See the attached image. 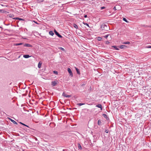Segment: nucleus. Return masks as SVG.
I'll use <instances>...</instances> for the list:
<instances>
[{"instance_id": "obj_1", "label": "nucleus", "mask_w": 151, "mask_h": 151, "mask_svg": "<svg viewBox=\"0 0 151 151\" xmlns=\"http://www.w3.org/2000/svg\"><path fill=\"white\" fill-rule=\"evenodd\" d=\"M100 28L101 30H104L106 31H108V30L109 29V28L108 25H107L104 24H103L101 25Z\"/></svg>"}, {"instance_id": "obj_2", "label": "nucleus", "mask_w": 151, "mask_h": 151, "mask_svg": "<svg viewBox=\"0 0 151 151\" xmlns=\"http://www.w3.org/2000/svg\"><path fill=\"white\" fill-rule=\"evenodd\" d=\"M58 82L57 80L52 81L51 82V85L52 86H55L57 84Z\"/></svg>"}, {"instance_id": "obj_3", "label": "nucleus", "mask_w": 151, "mask_h": 151, "mask_svg": "<svg viewBox=\"0 0 151 151\" xmlns=\"http://www.w3.org/2000/svg\"><path fill=\"white\" fill-rule=\"evenodd\" d=\"M54 32L56 34L58 37L60 38L62 37V36L60 35L56 31V30L55 29L54 30Z\"/></svg>"}, {"instance_id": "obj_4", "label": "nucleus", "mask_w": 151, "mask_h": 151, "mask_svg": "<svg viewBox=\"0 0 151 151\" xmlns=\"http://www.w3.org/2000/svg\"><path fill=\"white\" fill-rule=\"evenodd\" d=\"M68 73H69L70 76H71V77H73V73L71 71V69L69 68H68Z\"/></svg>"}, {"instance_id": "obj_5", "label": "nucleus", "mask_w": 151, "mask_h": 151, "mask_svg": "<svg viewBox=\"0 0 151 151\" xmlns=\"http://www.w3.org/2000/svg\"><path fill=\"white\" fill-rule=\"evenodd\" d=\"M62 96L65 97L69 98L71 96V95H69L66 94L64 92H63L62 94Z\"/></svg>"}, {"instance_id": "obj_6", "label": "nucleus", "mask_w": 151, "mask_h": 151, "mask_svg": "<svg viewBox=\"0 0 151 151\" xmlns=\"http://www.w3.org/2000/svg\"><path fill=\"white\" fill-rule=\"evenodd\" d=\"M103 116L107 120H109V118L107 116V115L105 114H102Z\"/></svg>"}, {"instance_id": "obj_7", "label": "nucleus", "mask_w": 151, "mask_h": 151, "mask_svg": "<svg viewBox=\"0 0 151 151\" xmlns=\"http://www.w3.org/2000/svg\"><path fill=\"white\" fill-rule=\"evenodd\" d=\"M23 46L24 47H32V45H31L29 44H27V43L25 44H24Z\"/></svg>"}, {"instance_id": "obj_8", "label": "nucleus", "mask_w": 151, "mask_h": 151, "mask_svg": "<svg viewBox=\"0 0 151 151\" xmlns=\"http://www.w3.org/2000/svg\"><path fill=\"white\" fill-rule=\"evenodd\" d=\"M127 47V46H126V45H120L119 46V47L120 49H124V48H126Z\"/></svg>"}, {"instance_id": "obj_9", "label": "nucleus", "mask_w": 151, "mask_h": 151, "mask_svg": "<svg viewBox=\"0 0 151 151\" xmlns=\"http://www.w3.org/2000/svg\"><path fill=\"white\" fill-rule=\"evenodd\" d=\"M96 106L98 108H100L101 110H102V107L101 104H98Z\"/></svg>"}, {"instance_id": "obj_10", "label": "nucleus", "mask_w": 151, "mask_h": 151, "mask_svg": "<svg viewBox=\"0 0 151 151\" xmlns=\"http://www.w3.org/2000/svg\"><path fill=\"white\" fill-rule=\"evenodd\" d=\"M9 120L12 122L14 124H18L14 120H13L10 119V118H9Z\"/></svg>"}, {"instance_id": "obj_11", "label": "nucleus", "mask_w": 151, "mask_h": 151, "mask_svg": "<svg viewBox=\"0 0 151 151\" xmlns=\"http://www.w3.org/2000/svg\"><path fill=\"white\" fill-rule=\"evenodd\" d=\"M101 123L102 122L100 119H99L98 120V125H101Z\"/></svg>"}, {"instance_id": "obj_12", "label": "nucleus", "mask_w": 151, "mask_h": 151, "mask_svg": "<svg viewBox=\"0 0 151 151\" xmlns=\"http://www.w3.org/2000/svg\"><path fill=\"white\" fill-rule=\"evenodd\" d=\"M30 56L29 55H23V57L24 58H29Z\"/></svg>"}, {"instance_id": "obj_13", "label": "nucleus", "mask_w": 151, "mask_h": 151, "mask_svg": "<svg viewBox=\"0 0 151 151\" xmlns=\"http://www.w3.org/2000/svg\"><path fill=\"white\" fill-rule=\"evenodd\" d=\"M49 34L53 36L54 35V33L52 31H50L49 32Z\"/></svg>"}, {"instance_id": "obj_14", "label": "nucleus", "mask_w": 151, "mask_h": 151, "mask_svg": "<svg viewBox=\"0 0 151 151\" xmlns=\"http://www.w3.org/2000/svg\"><path fill=\"white\" fill-rule=\"evenodd\" d=\"M58 49L63 51H65V50L62 47H58Z\"/></svg>"}, {"instance_id": "obj_15", "label": "nucleus", "mask_w": 151, "mask_h": 151, "mask_svg": "<svg viewBox=\"0 0 151 151\" xmlns=\"http://www.w3.org/2000/svg\"><path fill=\"white\" fill-rule=\"evenodd\" d=\"M42 63H41L40 62H39L38 63V67L39 68H40L41 67V65Z\"/></svg>"}, {"instance_id": "obj_16", "label": "nucleus", "mask_w": 151, "mask_h": 151, "mask_svg": "<svg viewBox=\"0 0 151 151\" xmlns=\"http://www.w3.org/2000/svg\"><path fill=\"white\" fill-rule=\"evenodd\" d=\"M130 43V42L128 41L124 42L122 43V44H129Z\"/></svg>"}, {"instance_id": "obj_17", "label": "nucleus", "mask_w": 151, "mask_h": 151, "mask_svg": "<svg viewBox=\"0 0 151 151\" xmlns=\"http://www.w3.org/2000/svg\"><path fill=\"white\" fill-rule=\"evenodd\" d=\"M73 27L76 29H78V27L77 24H73Z\"/></svg>"}, {"instance_id": "obj_18", "label": "nucleus", "mask_w": 151, "mask_h": 151, "mask_svg": "<svg viewBox=\"0 0 151 151\" xmlns=\"http://www.w3.org/2000/svg\"><path fill=\"white\" fill-rule=\"evenodd\" d=\"M112 47L114 48L116 50H119V49L116 46H112Z\"/></svg>"}, {"instance_id": "obj_19", "label": "nucleus", "mask_w": 151, "mask_h": 151, "mask_svg": "<svg viewBox=\"0 0 151 151\" xmlns=\"http://www.w3.org/2000/svg\"><path fill=\"white\" fill-rule=\"evenodd\" d=\"M76 69L77 71V73L78 74H80V72L79 70V69L76 68Z\"/></svg>"}, {"instance_id": "obj_20", "label": "nucleus", "mask_w": 151, "mask_h": 151, "mask_svg": "<svg viewBox=\"0 0 151 151\" xmlns=\"http://www.w3.org/2000/svg\"><path fill=\"white\" fill-rule=\"evenodd\" d=\"M23 44V43H16L15 44V45L16 46H18V45H20Z\"/></svg>"}, {"instance_id": "obj_21", "label": "nucleus", "mask_w": 151, "mask_h": 151, "mask_svg": "<svg viewBox=\"0 0 151 151\" xmlns=\"http://www.w3.org/2000/svg\"><path fill=\"white\" fill-rule=\"evenodd\" d=\"M85 85V84H83L80 85V87L82 88H83Z\"/></svg>"}, {"instance_id": "obj_22", "label": "nucleus", "mask_w": 151, "mask_h": 151, "mask_svg": "<svg viewBox=\"0 0 151 151\" xmlns=\"http://www.w3.org/2000/svg\"><path fill=\"white\" fill-rule=\"evenodd\" d=\"M44 0H37V1L38 3L42 2Z\"/></svg>"}, {"instance_id": "obj_23", "label": "nucleus", "mask_w": 151, "mask_h": 151, "mask_svg": "<svg viewBox=\"0 0 151 151\" xmlns=\"http://www.w3.org/2000/svg\"><path fill=\"white\" fill-rule=\"evenodd\" d=\"M15 19H19L20 20H24L23 19L21 18H18V17H16Z\"/></svg>"}, {"instance_id": "obj_24", "label": "nucleus", "mask_w": 151, "mask_h": 151, "mask_svg": "<svg viewBox=\"0 0 151 151\" xmlns=\"http://www.w3.org/2000/svg\"><path fill=\"white\" fill-rule=\"evenodd\" d=\"M78 147L81 150L82 149L81 146L80 144H78Z\"/></svg>"}, {"instance_id": "obj_25", "label": "nucleus", "mask_w": 151, "mask_h": 151, "mask_svg": "<svg viewBox=\"0 0 151 151\" xmlns=\"http://www.w3.org/2000/svg\"><path fill=\"white\" fill-rule=\"evenodd\" d=\"M84 104H84V103H78V104H77V105H78V106H81L84 105Z\"/></svg>"}, {"instance_id": "obj_26", "label": "nucleus", "mask_w": 151, "mask_h": 151, "mask_svg": "<svg viewBox=\"0 0 151 151\" xmlns=\"http://www.w3.org/2000/svg\"><path fill=\"white\" fill-rule=\"evenodd\" d=\"M123 20L126 22H128L127 21V19L125 18H123Z\"/></svg>"}, {"instance_id": "obj_27", "label": "nucleus", "mask_w": 151, "mask_h": 151, "mask_svg": "<svg viewBox=\"0 0 151 151\" xmlns=\"http://www.w3.org/2000/svg\"><path fill=\"white\" fill-rule=\"evenodd\" d=\"M83 24L85 25H86V26H87L88 27H89L90 28V27H89L88 24L86 23H85V22H83Z\"/></svg>"}, {"instance_id": "obj_28", "label": "nucleus", "mask_w": 151, "mask_h": 151, "mask_svg": "<svg viewBox=\"0 0 151 151\" xmlns=\"http://www.w3.org/2000/svg\"><path fill=\"white\" fill-rule=\"evenodd\" d=\"M20 123L21 124H22V125H23L24 126H26V127L29 128V127L28 126L25 125V124H24V123H22L21 122H20Z\"/></svg>"}, {"instance_id": "obj_29", "label": "nucleus", "mask_w": 151, "mask_h": 151, "mask_svg": "<svg viewBox=\"0 0 151 151\" xmlns=\"http://www.w3.org/2000/svg\"><path fill=\"white\" fill-rule=\"evenodd\" d=\"M53 73L54 74H55L56 75H57L58 74V72L56 71H53Z\"/></svg>"}, {"instance_id": "obj_30", "label": "nucleus", "mask_w": 151, "mask_h": 151, "mask_svg": "<svg viewBox=\"0 0 151 151\" xmlns=\"http://www.w3.org/2000/svg\"><path fill=\"white\" fill-rule=\"evenodd\" d=\"M109 35H105L104 36V37L105 38L107 39L108 37V36Z\"/></svg>"}, {"instance_id": "obj_31", "label": "nucleus", "mask_w": 151, "mask_h": 151, "mask_svg": "<svg viewBox=\"0 0 151 151\" xmlns=\"http://www.w3.org/2000/svg\"><path fill=\"white\" fill-rule=\"evenodd\" d=\"M105 132L106 133H108L109 132V130L107 129H106L105 130Z\"/></svg>"}, {"instance_id": "obj_32", "label": "nucleus", "mask_w": 151, "mask_h": 151, "mask_svg": "<svg viewBox=\"0 0 151 151\" xmlns=\"http://www.w3.org/2000/svg\"><path fill=\"white\" fill-rule=\"evenodd\" d=\"M105 7L104 6H102V7H101V8H100L101 10L103 9H105Z\"/></svg>"}, {"instance_id": "obj_33", "label": "nucleus", "mask_w": 151, "mask_h": 151, "mask_svg": "<svg viewBox=\"0 0 151 151\" xmlns=\"http://www.w3.org/2000/svg\"><path fill=\"white\" fill-rule=\"evenodd\" d=\"M109 42L108 41H107L106 42V44H109Z\"/></svg>"}, {"instance_id": "obj_34", "label": "nucleus", "mask_w": 151, "mask_h": 151, "mask_svg": "<svg viewBox=\"0 0 151 151\" xmlns=\"http://www.w3.org/2000/svg\"><path fill=\"white\" fill-rule=\"evenodd\" d=\"M146 48H151V46H148L146 47Z\"/></svg>"}, {"instance_id": "obj_35", "label": "nucleus", "mask_w": 151, "mask_h": 151, "mask_svg": "<svg viewBox=\"0 0 151 151\" xmlns=\"http://www.w3.org/2000/svg\"><path fill=\"white\" fill-rule=\"evenodd\" d=\"M84 17L85 18H86L87 17V15H84Z\"/></svg>"}, {"instance_id": "obj_36", "label": "nucleus", "mask_w": 151, "mask_h": 151, "mask_svg": "<svg viewBox=\"0 0 151 151\" xmlns=\"http://www.w3.org/2000/svg\"><path fill=\"white\" fill-rule=\"evenodd\" d=\"M2 11V10H0V12H1Z\"/></svg>"}, {"instance_id": "obj_37", "label": "nucleus", "mask_w": 151, "mask_h": 151, "mask_svg": "<svg viewBox=\"0 0 151 151\" xmlns=\"http://www.w3.org/2000/svg\"><path fill=\"white\" fill-rule=\"evenodd\" d=\"M99 38H100V39H101V37H99Z\"/></svg>"}, {"instance_id": "obj_38", "label": "nucleus", "mask_w": 151, "mask_h": 151, "mask_svg": "<svg viewBox=\"0 0 151 151\" xmlns=\"http://www.w3.org/2000/svg\"><path fill=\"white\" fill-rule=\"evenodd\" d=\"M0 28H2V27L0 26Z\"/></svg>"}, {"instance_id": "obj_39", "label": "nucleus", "mask_w": 151, "mask_h": 151, "mask_svg": "<svg viewBox=\"0 0 151 151\" xmlns=\"http://www.w3.org/2000/svg\"><path fill=\"white\" fill-rule=\"evenodd\" d=\"M150 125L151 126V123L150 124Z\"/></svg>"}, {"instance_id": "obj_40", "label": "nucleus", "mask_w": 151, "mask_h": 151, "mask_svg": "<svg viewBox=\"0 0 151 151\" xmlns=\"http://www.w3.org/2000/svg\"><path fill=\"white\" fill-rule=\"evenodd\" d=\"M114 8H116L115 7H114Z\"/></svg>"}, {"instance_id": "obj_41", "label": "nucleus", "mask_w": 151, "mask_h": 151, "mask_svg": "<svg viewBox=\"0 0 151 151\" xmlns=\"http://www.w3.org/2000/svg\"><path fill=\"white\" fill-rule=\"evenodd\" d=\"M63 150V151H64V150Z\"/></svg>"}]
</instances>
